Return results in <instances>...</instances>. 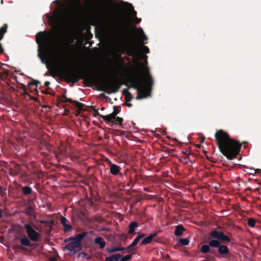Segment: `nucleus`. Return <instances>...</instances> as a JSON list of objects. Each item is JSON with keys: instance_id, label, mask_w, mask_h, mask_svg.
I'll return each mask as SVG.
<instances>
[{"instance_id": "26", "label": "nucleus", "mask_w": 261, "mask_h": 261, "mask_svg": "<svg viewBox=\"0 0 261 261\" xmlns=\"http://www.w3.org/2000/svg\"><path fill=\"white\" fill-rule=\"evenodd\" d=\"M22 192L24 195H28L32 192V189L30 186L22 187Z\"/></svg>"}, {"instance_id": "60", "label": "nucleus", "mask_w": 261, "mask_h": 261, "mask_svg": "<svg viewBox=\"0 0 261 261\" xmlns=\"http://www.w3.org/2000/svg\"><path fill=\"white\" fill-rule=\"evenodd\" d=\"M243 143H244V144H248V143H247V142H244Z\"/></svg>"}, {"instance_id": "54", "label": "nucleus", "mask_w": 261, "mask_h": 261, "mask_svg": "<svg viewBox=\"0 0 261 261\" xmlns=\"http://www.w3.org/2000/svg\"><path fill=\"white\" fill-rule=\"evenodd\" d=\"M10 90H11V91H15V88H14L13 87H11L10 88Z\"/></svg>"}, {"instance_id": "6", "label": "nucleus", "mask_w": 261, "mask_h": 261, "mask_svg": "<svg viewBox=\"0 0 261 261\" xmlns=\"http://www.w3.org/2000/svg\"><path fill=\"white\" fill-rule=\"evenodd\" d=\"M130 32L131 29L126 24H124L114 32V35L116 39L121 40L127 37Z\"/></svg>"}, {"instance_id": "5", "label": "nucleus", "mask_w": 261, "mask_h": 261, "mask_svg": "<svg viewBox=\"0 0 261 261\" xmlns=\"http://www.w3.org/2000/svg\"><path fill=\"white\" fill-rule=\"evenodd\" d=\"M121 83L117 79L107 81L102 83V91L109 94L115 93L120 89Z\"/></svg>"}, {"instance_id": "32", "label": "nucleus", "mask_w": 261, "mask_h": 261, "mask_svg": "<svg viewBox=\"0 0 261 261\" xmlns=\"http://www.w3.org/2000/svg\"><path fill=\"white\" fill-rule=\"evenodd\" d=\"M246 168L249 169L250 172H249V174L254 175L256 174H259L261 172V170L257 169H254L252 168H249L248 167H245Z\"/></svg>"}, {"instance_id": "33", "label": "nucleus", "mask_w": 261, "mask_h": 261, "mask_svg": "<svg viewBox=\"0 0 261 261\" xmlns=\"http://www.w3.org/2000/svg\"><path fill=\"white\" fill-rule=\"evenodd\" d=\"M24 213L29 216H32L33 213V209L31 206H28L24 211Z\"/></svg>"}, {"instance_id": "47", "label": "nucleus", "mask_w": 261, "mask_h": 261, "mask_svg": "<svg viewBox=\"0 0 261 261\" xmlns=\"http://www.w3.org/2000/svg\"><path fill=\"white\" fill-rule=\"evenodd\" d=\"M77 8L79 12H81L83 10V7L80 3H78L77 5Z\"/></svg>"}, {"instance_id": "50", "label": "nucleus", "mask_w": 261, "mask_h": 261, "mask_svg": "<svg viewBox=\"0 0 261 261\" xmlns=\"http://www.w3.org/2000/svg\"><path fill=\"white\" fill-rule=\"evenodd\" d=\"M141 21V18H138L137 17L135 19V23L136 24H138V23H140Z\"/></svg>"}, {"instance_id": "34", "label": "nucleus", "mask_w": 261, "mask_h": 261, "mask_svg": "<svg viewBox=\"0 0 261 261\" xmlns=\"http://www.w3.org/2000/svg\"><path fill=\"white\" fill-rule=\"evenodd\" d=\"M255 220L254 218H251L248 219L247 224L250 227H253L255 225Z\"/></svg>"}, {"instance_id": "19", "label": "nucleus", "mask_w": 261, "mask_h": 261, "mask_svg": "<svg viewBox=\"0 0 261 261\" xmlns=\"http://www.w3.org/2000/svg\"><path fill=\"white\" fill-rule=\"evenodd\" d=\"M21 170L20 165L16 164L13 169H11L10 170V174L11 175H17L19 174Z\"/></svg>"}, {"instance_id": "22", "label": "nucleus", "mask_w": 261, "mask_h": 261, "mask_svg": "<svg viewBox=\"0 0 261 261\" xmlns=\"http://www.w3.org/2000/svg\"><path fill=\"white\" fill-rule=\"evenodd\" d=\"M121 257L120 254H114L106 257L105 261H118Z\"/></svg>"}, {"instance_id": "44", "label": "nucleus", "mask_w": 261, "mask_h": 261, "mask_svg": "<svg viewBox=\"0 0 261 261\" xmlns=\"http://www.w3.org/2000/svg\"><path fill=\"white\" fill-rule=\"evenodd\" d=\"M40 84V82L38 81L33 80L32 81H31L29 83V85H36L37 86L38 84Z\"/></svg>"}, {"instance_id": "63", "label": "nucleus", "mask_w": 261, "mask_h": 261, "mask_svg": "<svg viewBox=\"0 0 261 261\" xmlns=\"http://www.w3.org/2000/svg\"><path fill=\"white\" fill-rule=\"evenodd\" d=\"M244 147H245V148H247V146L244 145Z\"/></svg>"}, {"instance_id": "2", "label": "nucleus", "mask_w": 261, "mask_h": 261, "mask_svg": "<svg viewBox=\"0 0 261 261\" xmlns=\"http://www.w3.org/2000/svg\"><path fill=\"white\" fill-rule=\"evenodd\" d=\"M215 140L220 151L228 160L236 158L239 153L241 144L231 139L223 129L218 130L215 134Z\"/></svg>"}, {"instance_id": "61", "label": "nucleus", "mask_w": 261, "mask_h": 261, "mask_svg": "<svg viewBox=\"0 0 261 261\" xmlns=\"http://www.w3.org/2000/svg\"><path fill=\"white\" fill-rule=\"evenodd\" d=\"M1 3L3 4V0H1Z\"/></svg>"}, {"instance_id": "37", "label": "nucleus", "mask_w": 261, "mask_h": 261, "mask_svg": "<svg viewBox=\"0 0 261 261\" xmlns=\"http://www.w3.org/2000/svg\"><path fill=\"white\" fill-rule=\"evenodd\" d=\"M128 8L132 11V15L135 17L137 16V12L134 9V7L131 4L128 3Z\"/></svg>"}, {"instance_id": "13", "label": "nucleus", "mask_w": 261, "mask_h": 261, "mask_svg": "<svg viewBox=\"0 0 261 261\" xmlns=\"http://www.w3.org/2000/svg\"><path fill=\"white\" fill-rule=\"evenodd\" d=\"M109 163L110 166V173L114 176L119 175L120 177H123V174L120 172V170L121 169V167L116 164H112L111 161L110 160L109 161Z\"/></svg>"}, {"instance_id": "31", "label": "nucleus", "mask_w": 261, "mask_h": 261, "mask_svg": "<svg viewBox=\"0 0 261 261\" xmlns=\"http://www.w3.org/2000/svg\"><path fill=\"white\" fill-rule=\"evenodd\" d=\"M145 236V233H140L134 240V241H133L132 243L134 245V246H135L138 242H139V241L142 238H144V237Z\"/></svg>"}, {"instance_id": "48", "label": "nucleus", "mask_w": 261, "mask_h": 261, "mask_svg": "<svg viewBox=\"0 0 261 261\" xmlns=\"http://www.w3.org/2000/svg\"><path fill=\"white\" fill-rule=\"evenodd\" d=\"M21 85V89L24 91V93L27 92V88L25 85L23 84H20Z\"/></svg>"}, {"instance_id": "8", "label": "nucleus", "mask_w": 261, "mask_h": 261, "mask_svg": "<svg viewBox=\"0 0 261 261\" xmlns=\"http://www.w3.org/2000/svg\"><path fill=\"white\" fill-rule=\"evenodd\" d=\"M24 228L25 229L28 237L33 242H38L39 240L40 233L37 232L30 224H24Z\"/></svg>"}, {"instance_id": "24", "label": "nucleus", "mask_w": 261, "mask_h": 261, "mask_svg": "<svg viewBox=\"0 0 261 261\" xmlns=\"http://www.w3.org/2000/svg\"><path fill=\"white\" fill-rule=\"evenodd\" d=\"M94 242L96 244L99 245L101 249H103L106 244V242L103 239L100 237L95 238Z\"/></svg>"}, {"instance_id": "59", "label": "nucleus", "mask_w": 261, "mask_h": 261, "mask_svg": "<svg viewBox=\"0 0 261 261\" xmlns=\"http://www.w3.org/2000/svg\"><path fill=\"white\" fill-rule=\"evenodd\" d=\"M66 16H67L68 18H69V15L68 14L66 15Z\"/></svg>"}, {"instance_id": "30", "label": "nucleus", "mask_w": 261, "mask_h": 261, "mask_svg": "<svg viewBox=\"0 0 261 261\" xmlns=\"http://www.w3.org/2000/svg\"><path fill=\"white\" fill-rule=\"evenodd\" d=\"M210 247H211V246H210L209 244L203 245L201 247L200 251L204 254L209 253L210 251Z\"/></svg>"}, {"instance_id": "3", "label": "nucleus", "mask_w": 261, "mask_h": 261, "mask_svg": "<svg viewBox=\"0 0 261 261\" xmlns=\"http://www.w3.org/2000/svg\"><path fill=\"white\" fill-rule=\"evenodd\" d=\"M36 41L38 44V57L42 63H45L51 46V34L47 32H40L36 35Z\"/></svg>"}, {"instance_id": "46", "label": "nucleus", "mask_w": 261, "mask_h": 261, "mask_svg": "<svg viewBox=\"0 0 261 261\" xmlns=\"http://www.w3.org/2000/svg\"><path fill=\"white\" fill-rule=\"evenodd\" d=\"M93 109H94V113H93V115L96 116H99L100 117V114L99 113V112L98 111L97 109H95L94 107H93Z\"/></svg>"}, {"instance_id": "56", "label": "nucleus", "mask_w": 261, "mask_h": 261, "mask_svg": "<svg viewBox=\"0 0 261 261\" xmlns=\"http://www.w3.org/2000/svg\"><path fill=\"white\" fill-rule=\"evenodd\" d=\"M2 210L0 208V219L2 218Z\"/></svg>"}, {"instance_id": "27", "label": "nucleus", "mask_w": 261, "mask_h": 261, "mask_svg": "<svg viewBox=\"0 0 261 261\" xmlns=\"http://www.w3.org/2000/svg\"><path fill=\"white\" fill-rule=\"evenodd\" d=\"M100 117L102 118L103 121L107 123H114V121L112 119L110 115H100Z\"/></svg>"}, {"instance_id": "9", "label": "nucleus", "mask_w": 261, "mask_h": 261, "mask_svg": "<svg viewBox=\"0 0 261 261\" xmlns=\"http://www.w3.org/2000/svg\"><path fill=\"white\" fill-rule=\"evenodd\" d=\"M19 241L20 244L14 246L13 247V249L15 250L17 249L27 251L28 249L25 247H33L34 246V244L31 242L32 241L25 236L20 238Z\"/></svg>"}, {"instance_id": "18", "label": "nucleus", "mask_w": 261, "mask_h": 261, "mask_svg": "<svg viewBox=\"0 0 261 261\" xmlns=\"http://www.w3.org/2000/svg\"><path fill=\"white\" fill-rule=\"evenodd\" d=\"M158 234V232H155L154 233H152L149 234L148 237L145 238L141 241V244L142 245H147V244L150 243L151 242V241L152 240V239L154 237H155Z\"/></svg>"}, {"instance_id": "62", "label": "nucleus", "mask_w": 261, "mask_h": 261, "mask_svg": "<svg viewBox=\"0 0 261 261\" xmlns=\"http://www.w3.org/2000/svg\"><path fill=\"white\" fill-rule=\"evenodd\" d=\"M101 95H103V96H105L104 94H101Z\"/></svg>"}, {"instance_id": "42", "label": "nucleus", "mask_w": 261, "mask_h": 261, "mask_svg": "<svg viewBox=\"0 0 261 261\" xmlns=\"http://www.w3.org/2000/svg\"><path fill=\"white\" fill-rule=\"evenodd\" d=\"M67 219L65 217L62 216L60 219V222L63 225V226H64L65 224H67Z\"/></svg>"}, {"instance_id": "15", "label": "nucleus", "mask_w": 261, "mask_h": 261, "mask_svg": "<svg viewBox=\"0 0 261 261\" xmlns=\"http://www.w3.org/2000/svg\"><path fill=\"white\" fill-rule=\"evenodd\" d=\"M64 98H65L66 102H69L70 103H74L75 105V107L77 108H78V109L80 111H84V110L83 109V107L85 106L84 104L81 103L76 100H73L71 98H67L66 97H64Z\"/></svg>"}, {"instance_id": "43", "label": "nucleus", "mask_w": 261, "mask_h": 261, "mask_svg": "<svg viewBox=\"0 0 261 261\" xmlns=\"http://www.w3.org/2000/svg\"><path fill=\"white\" fill-rule=\"evenodd\" d=\"M134 247V245L132 243L126 249L127 250V252H129L134 250L133 248Z\"/></svg>"}, {"instance_id": "58", "label": "nucleus", "mask_w": 261, "mask_h": 261, "mask_svg": "<svg viewBox=\"0 0 261 261\" xmlns=\"http://www.w3.org/2000/svg\"><path fill=\"white\" fill-rule=\"evenodd\" d=\"M3 189V188L2 187V186L0 185V192H1V191Z\"/></svg>"}, {"instance_id": "39", "label": "nucleus", "mask_w": 261, "mask_h": 261, "mask_svg": "<svg viewBox=\"0 0 261 261\" xmlns=\"http://www.w3.org/2000/svg\"><path fill=\"white\" fill-rule=\"evenodd\" d=\"M120 107L118 106H114L113 107V113L115 114V115H117L120 111Z\"/></svg>"}, {"instance_id": "16", "label": "nucleus", "mask_w": 261, "mask_h": 261, "mask_svg": "<svg viewBox=\"0 0 261 261\" xmlns=\"http://www.w3.org/2000/svg\"><path fill=\"white\" fill-rule=\"evenodd\" d=\"M68 57L67 51L64 49L61 52V54H60L59 56V61L62 64H66L68 61Z\"/></svg>"}, {"instance_id": "14", "label": "nucleus", "mask_w": 261, "mask_h": 261, "mask_svg": "<svg viewBox=\"0 0 261 261\" xmlns=\"http://www.w3.org/2000/svg\"><path fill=\"white\" fill-rule=\"evenodd\" d=\"M8 29L7 24H4L0 28V41L4 38V34L7 32ZM4 49L2 46V44L0 43V54L4 53Z\"/></svg>"}, {"instance_id": "38", "label": "nucleus", "mask_w": 261, "mask_h": 261, "mask_svg": "<svg viewBox=\"0 0 261 261\" xmlns=\"http://www.w3.org/2000/svg\"><path fill=\"white\" fill-rule=\"evenodd\" d=\"M132 257V254L127 255L123 257H121L118 261H128Z\"/></svg>"}, {"instance_id": "55", "label": "nucleus", "mask_w": 261, "mask_h": 261, "mask_svg": "<svg viewBox=\"0 0 261 261\" xmlns=\"http://www.w3.org/2000/svg\"><path fill=\"white\" fill-rule=\"evenodd\" d=\"M147 58V56L146 55H143L142 59L146 60Z\"/></svg>"}, {"instance_id": "10", "label": "nucleus", "mask_w": 261, "mask_h": 261, "mask_svg": "<svg viewBox=\"0 0 261 261\" xmlns=\"http://www.w3.org/2000/svg\"><path fill=\"white\" fill-rule=\"evenodd\" d=\"M211 238L216 239L215 240L217 239V240L224 243L230 242L229 237L225 235L222 231H218L216 230L211 231L210 233V239Z\"/></svg>"}, {"instance_id": "28", "label": "nucleus", "mask_w": 261, "mask_h": 261, "mask_svg": "<svg viewBox=\"0 0 261 261\" xmlns=\"http://www.w3.org/2000/svg\"><path fill=\"white\" fill-rule=\"evenodd\" d=\"M125 249L124 247H113L110 248H107V252L108 253H113L116 251H123Z\"/></svg>"}, {"instance_id": "53", "label": "nucleus", "mask_w": 261, "mask_h": 261, "mask_svg": "<svg viewBox=\"0 0 261 261\" xmlns=\"http://www.w3.org/2000/svg\"><path fill=\"white\" fill-rule=\"evenodd\" d=\"M49 261H56V259L54 257H51L49 259Z\"/></svg>"}, {"instance_id": "57", "label": "nucleus", "mask_w": 261, "mask_h": 261, "mask_svg": "<svg viewBox=\"0 0 261 261\" xmlns=\"http://www.w3.org/2000/svg\"><path fill=\"white\" fill-rule=\"evenodd\" d=\"M127 106L128 107H131L132 106V104L131 103H128V104L127 105Z\"/></svg>"}, {"instance_id": "45", "label": "nucleus", "mask_w": 261, "mask_h": 261, "mask_svg": "<svg viewBox=\"0 0 261 261\" xmlns=\"http://www.w3.org/2000/svg\"><path fill=\"white\" fill-rule=\"evenodd\" d=\"M210 253L216 256H217L218 255V251H216V250L215 249H210V251L209 252Z\"/></svg>"}, {"instance_id": "7", "label": "nucleus", "mask_w": 261, "mask_h": 261, "mask_svg": "<svg viewBox=\"0 0 261 261\" xmlns=\"http://www.w3.org/2000/svg\"><path fill=\"white\" fill-rule=\"evenodd\" d=\"M209 245L212 248H218V253L221 255L227 254L229 252L228 247L224 245H221L218 240H212L209 242Z\"/></svg>"}, {"instance_id": "20", "label": "nucleus", "mask_w": 261, "mask_h": 261, "mask_svg": "<svg viewBox=\"0 0 261 261\" xmlns=\"http://www.w3.org/2000/svg\"><path fill=\"white\" fill-rule=\"evenodd\" d=\"M138 223L136 221H133L129 224L128 225V233L135 234V228L138 226Z\"/></svg>"}, {"instance_id": "29", "label": "nucleus", "mask_w": 261, "mask_h": 261, "mask_svg": "<svg viewBox=\"0 0 261 261\" xmlns=\"http://www.w3.org/2000/svg\"><path fill=\"white\" fill-rule=\"evenodd\" d=\"M40 223L42 224H46L47 226L48 227H49L50 229H51L52 227L55 224L54 221L53 220H50V221L40 220Z\"/></svg>"}, {"instance_id": "35", "label": "nucleus", "mask_w": 261, "mask_h": 261, "mask_svg": "<svg viewBox=\"0 0 261 261\" xmlns=\"http://www.w3.org/2000/svg\"><path fill=\"white\" fill-rule=\"evenodd\" d=\"M140 49L144 54H148L149 53V49L148 47L143 44L141 45Z\"/></svg>"}, {"instance_id": "21", "label": "nucleus", "mask_w": 261, "mask_h": 261, "mask_svg": "<svg viewBox=\"0 0 261 261\" xmlns=\"http://www.w3.org/2000/svg\"><path fill=\"white\" fill-rule=\"evenodd\" d=\"M185 231V229L182 225H178L176 226L174 234L177 237L181 236Z\"/></svg>"}, {"instance_id": "17", "label": "nucleus", "mask_w": 261, "mask_h": 261, "mask_svg": "<svg viewBox=\"0 0 261 261\" xmlns=\"http://www.w3.org/2000/svg\"><path fill=\"white\" fill-rule=\"evenodd\" d=\"M87 232L85 231L83 233L78 234L75 237H70L69 238V240L74 241L77 243L81 245V242L82 239L87 236Z\"/></svg>"}, {"instance_id": "23", "label": "nucleus", "mask_w": 261, "mask_h": 261, "mask_svg": "<svg viewBox=\"0 0 261 261\" xmlns=\"http://www.w3.org/2000/svg\"><path fill=\"white\" fill-rule=\"evenodd\" d=\"M9 72L7 70L0 66V80H4L9 75Z\"/></svg>"}, {"instance_id": "40", "label": "nucleus", "mask_w": 261, "mask_h": 261, "mask_svg": "<svg viewBox=\"0 0 261 261\" xmlns=\"http://www.w3.org/2000/svg\"><path fill=\"white\" fill-rule=\"evenodd\" d=\"M115 121L118 122L119 125H121L122 124L123 118L119 117H117L114 120V122Z\"/></svg>"}, {"instance_id": "49", "label": "nucleus", "mask_w": 261, "mask_h": 261, "mask_svg": "<svg viewBox=\"0 0 261 261\" xmlns=\"http://www.w3.org/2000/svg\"><path fill=\"white\" fill-rule=\"evenodd\" d=\"M109 115L114 121L117 117V116H116L117 115H115V114H114L113 112H112L111 114H110Z\"/></svg>"}, {"instance_id": "36", "label": "nucleus", "mask_w": 261, "mask_h": 261, "mask_svg": "<svg viewBox=\"0 0 261 261\" xmlns=\"http://www.w3.org/2000/svg\"><path fill=\"white\" fill-rule=\"evenodd\" d=\"M179 242L182 246H186L189 244V240L187 239H180Z\"/></svg>"}, {"instance_id": "51", "label": "nucleus", "mask_w": 261, "mask_h": 261, "mask_svg": "<svg viewBox=\"0 0 261 261\" xmlns=\"http://www.w3.org/2000/svg\"><path fill=\"white\" fill-rule=\"evenodd\" d=\"M123 93L124 95L127 94L130 96L131 95V94L127 90H123Z\"/></svg>"}, {"instance_id": "11", "label": "nucleus", "mask_w": 261, "mask_h": 261, "mask_svg": "<svg viewBox=\"0 0 261 261\" xmlns=\"http://www.w3.org/2000/svg\"><path fill=\"white\" fill-rule=\"evenodd\" d=\"M124 51H126L128 56L132 57L138 56L139 54L138 46L136 44L126 46L125 47Z\"/></svg>"}, {"instance_id": "1", "label": "nucleus", "mask_w": 261, "mask_h": 261, "mask_svg": "<svg viewBox=\"0 0 261 261\" xmlns=\"http://www.w3.org/2000/svg\"><path fill=\"white\" fill-rule=\"evenodd\" d=\"M147 62L144 64L138 62V71L142 70L143 78L139 75L132 77L128 81L131 87L138 90L137 99H140L147 97L150 95L154 81L150 74L149 67L147 66Z\"/></svg>"}, {"instance_id": "25", "label": "nucleus", "mask_w": 261, "mask_h": 261, "mask_svg": "<svg viewBox=\"0 0 261 261\" xmlns=\"http://www.w3.org/2000/svg\"><path fill=\"white\" fill-rule=\"evenodd\" d=\"M135 30L137 31L138 33L140 34V40L142 42H143L144 41H146L147 40V37L144 34L143 29L141 28H139V29H137L135 28Z\"/></svg>"}, {"instance_id": "12", "label": "nucleus", "mask_w": 261, "mask_h": 261, "mask_svg": "<svg viewBox=\"0 0 261 261\" xmlns=\"http://www.w3.org/2000/svg\"><path fill=\"white\" fill-rule=\"evenodd\" d=\"M65 249L70 251L71 252H72V253L74 254L81 250L82 247L81 245L73 241V242L66 245Z\"/></svg>"}, {"instance_id": "41", "label": "nucleus", "mask_w": 261, "mask_h": 261, "mask_svg": "<svg viewBox=\"0 0 261 261\" xmlns=\"http://www.w3.org/2000/svg\"><path fill=\"white\" fill-rule=\"evenodd\" d=\"M63 226L65 232H67L72 228V226L70 225L65 224Z\"/></svg>"}, {"instance_id": "4", "label": "nucleus", "mask_w": 261, "mask_h": 261, "mask_svg": "<svg viewBox=\"0 0 261 261\" xmlns=\"http://www.w3.org/2000/svg\"><path fill=\"white\" fill-rule=\"evenodd\" d=\"M64 75L67 80L73 83L78 82L80 80H91L99 77L98 73H91L85 70L68 69L64 72Z\"/></svg>"}, {"instance_id": "52", "label": "nucleus", "mask_w": 261, "mask_h": 261, "mask_svg": "<svg viewBox=\"0 0 261 261\" xmlns=\"http://www.w3.org/2000/svg\"><path fill=\"white\" fill-rule=\"evenodd\" d=\"M50 85V82H48V81H46L45 83H44V85L45 86H48L49 85Z\"/></svg>"}]
</instances>
